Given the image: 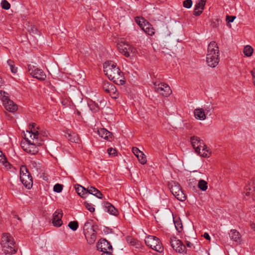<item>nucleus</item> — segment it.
Instances as JSON below:
<instances>
[{
    "mask_svg": "<svg viewBox=\"0 0 255 255\" xmlns=\"http://www.w3.org/2000/svg\"><path fill=\"white\" fill-rule=\"evenodd\" d=\"M186 246L189 248H191L192 247H193V244H192L191 243H190V242L189 241H186Z\"/></svg>",
    "mask_w": 255,
    "mask_h": 255,
    "instance_id": "obj_50",
    "label": "nucleus"
},
{
    "mask_svg": "<svg viewBox=\"0 0 255 255\" xmlns=\"http://www.w3.org/2000/svg\"><path fill=\"white\" fill-rule=\"evenodd\" d=\"M84 206L85 208L90 212H93L95 211V208L94 205L91 203H88V202H85Z\"/></svg>",
    "mask_w": 255,
    "mask_h": 255,
    "instance_id": "obj_35",
    "label": "nucleus"
},
{
    "mask_svg": "<svg viewBox=\"0 0 255 255\" xmlns=\"http://www.w3.org/2000/svg\"><path fill=\"white\" fill-rule=\"evenodd\" d=\"M198 186L202 191H206L208 188L207 182L203 180L199 181Z\"/></svg>",
    "mask_w": 255,
    "mask_h": 255,
    "instance_id": "obj_31",
    "label": "nucleus"
},
{
    "mask_svg": "<svg viewBox=\"0 0 255 255\" xmlns=\"http://www.w3.org/2000/svg\"><path fill=\"white\" fill-rule=\"evenodd\" d=\"M85 237L89 244L92 245L94 244L96 240V235L95 231L92 232L86 233L84 234Z\"/></svg>",
    "mask_w": 255,
    "mask_h": 255,
    "instance_id": "obj_21",
    "label": "nucleus"
},
{
    "mask_svg": "<svg viewBox=\"0 0 255 255\" xmlns=\"http://www.w3.org/2000/svg\"><path fill=\"white\" fill-rule=\"evenodd\" d=\"M251 227L253 230H255V224H251Z\"/></svg>",
    "mask_w": 255,
    "mask_h": 255,
    "instance_id": "obj_52",
    "label": "nucleus"
},
{
    "mask_svg": "<svg viewBox=\"0 0 255 255\" xmlns=\"http://www.w3.org/2000/svg\"><path fill=\"white\" fill-rule=\"evenodd\" d=\"M195 118L199 120H204L206 119V115L204 111L201 108L196 109L194 111Z\"/></svg>",
    "mask_w": 255,
    "mask_h": 255,
    "instance_id": "obj_20",
    "label": "nucleus"
},
{
    "mask_svg": "<svg viewBox=\"0 0 255 255\" xmlns=\"http://www.w3.org/2000/svg\"><path fill=\"white\" fill-rule=\"evenodd\" d=\"M20 180L23 185L27 189H30L33 185L32 177L27 168L25 166H21L20 168Z\"/></svg>",
    "mask_w": 255,
    "mask_h": 255,
    "instance_id": "obj_8",
    "label": "nucleus"
},
{
    "mask_svg": "<svg viewBox=\"0 0 255 255\" xmlns=\"http://www.w3.org/2000/svg\"><path fill=\"white\" fill-rule=\"evenodd\" d=\"M0 100L5 109L8 112L13 113L17 110V105L9 99V94L5 91L0 90Z\"/></svg>",
    "mask_w": 255,
    "mask_h": 255,
    "instance_id": "obj_6",
    "label": "nucleus"
},
{
    "mask_svg": "<svg viewBox=\"0 0 255 255\" xmlns=\"http://www.w3.org/2000/svg\"><path fill=\"white\" fill-rule=\"evenodd\" d=\"M231 240L237 243L240 244L242 242L241 235L239 232L236 230H231L229 233Z\"/></svg>",
    "mask_w": 255,
    "mask_h": 255,
    "instance_id": "obj_17",
    "label": "nucleus"
},
{
    "mask_svg": "<svg viewBox=\"0 0 255 255\" xmlns=\"http://www.w3.org/2000/svg\"><path fill=\"white\" fill-rule=\"evenodd\" d=\"M98 133L100 136L105 139H109L111 135V132L104 128L99 129Z\"/></svg>",
    "mask_w": 255,
    "mask_h": 255,
    "instance_id": "obj_26",
    "label": "nucleus"
},
{
    "mask_svg": "<svg viewBox=\"0 0 255 255\" xmlns=\"http://www.w3.org/2000/svg\"><path fill=\"white\" fill-rule=\"evenodd\" d=\"M28 70L29 74L33 77L40 80H44L46 76L43 71L37 67L29 64L28 65Z\"/></svg>",
    "mask_w": 255,
    "mask_h": 255,
    "instance_id": "obj_11",
    "label": "nucleus"
},
{
    "mask_svg": "<svg viewBox=\"0 0 255 255\" xmlns=\"http://www.w3.org/2000/svg\"><path fill=\"white\" fill-rule=\"evenodd\" d=\"M135 21L147 34L152 36L154 34V29L152 26L143 18L137 17L135 19Z\"/></svg>",
    "mask_w": 255,
    "mask_h": 255,
    "instance_id": "obj_10",
    "label": "nucleus"
},
{
    "mask_svg": "<svg viewBox=\"0 0 255 255\" xmlns=\"http://www.w3.org/2000/svg\"><path fill=\"white\" fill-rule=\"evenodd\" d=\"M146 245L152 250L158 253L163 251V247L159 239L155 236H148L145 239Z\"/></svg>",
    "mask_w": 255,
    "mask_h": 255,
    "instance_id": "obj_7",
    "label": "nucleus"
},
{
    "mask_svg": "<svg viewBox=\"0 0 255 255\" xmlns=\"http://www.w3.org/2000/svg\"><path fill=\"white\" fill-rule=\"evenodd\" d=\"M251 183H250L247 185H246L244 188V194L246 196H250V194L252 192H254L255 190V188L251 184Z\"/></svg>",
    "mask_w": 255,
    "mask_h": 255,
    "instance_id": "obj_29",
    "label": "nucleus"
},
{
    "mask_svg": "<svg viewBox=\"0 0 255 255\" xmlns=\"http://www.w3.org/2000/svg\"><path fill=\"white\" fill-rule=\"evenodd\" d=\"M29 33L32 36L34 37L37 41H38V38L40 37L39 32L38 31L37 28L34 26H32L30 29L29 30Z\"/></svg>",
    "mask_w": 255,
    "mask_h": 255,
    "instance_id": "obj_28",
    "label": "nucleus"
},
{
    "mask_svg": "<svg viewBox=\"0 0 255 255\" xmlns=\"http://www.w3.org/2000/svg\"><path fill=\"white\" fill-rule=\"evenodd\" d=\"M203 10V9L197 8V7H195V8L194 10V14L196 16L199 15L202 13Z\"/></svg>",
    "mask_w": 255,
    "mask_h": 255,
    "instance_id": "obj_44",
    "label": "nucleus"
},
{
    "mask_svg": "<svg viewBox=\"0 0 255 255\" xmlns=\"http://www.w3.org/2000/svg\"><path fill=\"white\" fill-rule=\"evenodd\" d=\"M103 88L105 91L109 93H114L116 94L117 89L116 87L112 84L107 82L105 83Z\"/></svg>",
    "mask_w": 255,
    "mask_h": 255,
    "instance_id": "obj_24",
    "label": "nucleus"
},
{
    "mask_svg": "<svg viewBox=\"0 0 255 255\" xmlns=\"http://www.w3.org/2000/svg\"><path fill=\"white\" fill-rule=\"evenodd\" d=\"M3 81L1 77H0V87L2 85Z\"/></svg>",
    "mask_w": 255,
    "mask_h": 255,
    "instance_id": "obj_53",
    "label": "nucleus"
},
{
    "mask_svg": "<svg viewBox=\"0 0 255 255\" xmlns=\"http://www.w3.org/2000/svg\"><path fill=\"white\" fill-rule=\"evenodd\" d=\"M35 125L33 124L29 130L24 133L25 141L21 142V146L26 152L30 154H35L39 150L38 146L41 145L43 140L41 139L39 133L35 128Z\"/></svg>",
    "mask_w": 255,
    "mask_h": 255,
    "instance_id": "obj_1",
    "label": "nucleus"
},
{
    "mask_svg": "<svg viewBox=\"0 0 255 255\" xmlns=\"http://www.w3.org/2000/svg\"><path fill=\"white\" fill-rule=\"evenodd\" d=\"M75 189L78 194L82 198H86L87 197V188H86L81 185H77L75 187Z\"/></svg>",
    "mask_w": 255,
    "mask_h": 255,
    "instance_id": "obj_23",
    "label": "nucleus"
},
{
    "mask_svg": "<svg viewBox=\"0 0 255 255\" xmlns=\"http://www.w3.org/2000/svg\"><path fill=\"white\" fill-rule=\"evenodd\" d=\"M104 101H101L100 104L99 105V104L95 102L90 100L88 102V106L90 108V109L93 112H97L100 110L101 109V106L103 104L104 105Z\"/></svg>",
    "mask_w": 255,
    "mask_h": 255,
    "instance_id": "obj_18",
    "label": "nucleus"
},
{
    "mask_svg": "<svg viewBox=\"0 0 255 255\" xmlns=\"http://www.w3.org/2000/svg\"><path fill=\"white\" fill-rule=\"evenodd\" d=\"M111 252H106V253H103L101 255H113L111 254Z\"/></svg>",
    "mask_w": 255,
    "mask_h": 255,
    "instance_id": "obj_51",
    "label": "nucleus"
},
{
    "mask_svg": "<svg viewBox=\"0 0 255 255\" xmlns=\"http://www.w3.org/2000/svg\"><path fill=\"white\" fill-rule=\"evenodd\" d=\"M1 6L2 8L7 10L10 8V4L6 0H3L1 2Z\"/></svg>",
    "mask_w": 255,
    "mask_h": 255,
    "instance_id": "obj_38",
    "label": "nucleus"
},
{
    "mask_svg": "<svg viewBox=\"0 0 255 255\" xmlns=\"http://www.w3.org/2000/svg\"><path fill=\"white\" fill-rule=\"evenodd\" d=\"M253 52V48L250 45H246L244 48V54L248 56H251Z\"/></svg>",
    "mask_w": 255,
    "mask_h": 255,
    "instance_id": "obj_30",
    "label": "nucleus"
},
{
    "mask_svg": "<svg viewBox=\"0 0 255 255\" xmlns=\"http://www.w3.org/2000/svg\"><path fill=\"white\" fill-rule=\"evenodd\" d=\"M2 164L4 166L6 170H8L10 168L11 164L7 161L6 159H5V161L1 162Z\"/></svg>",
    "mask_w": 255,
    "mask_h": 255,
    "instance_id": "obj_43",
    "label": "nucleus"
},
{
    "mask_svg": "<svg viewBox=\"0 0 255 255\" xmlns=\"http://www.w3.org/2000/svg\"><path fill=\"white\" fill-rule=\"evenodd\" d=\"M154 89L157 93L165 97L170 95L172 93L170 87L164 83L156 82L154 84Z\"/></svg>",
    "mask_w": 255,
    "mask_h": 255,
    "instance_id": "obj_13",
    "label": "nucleus"
},
{
    "mask_svg": "<svg viewBox=\"0 0 255 255\" xmlns=\"http://www.w3.org/2000/svg\"><path fill=\"white\" fill-rule=\"evenodd\" d=\"M169 241L171 246L176 252L181 254L185 251L186 247L185 245L176 237H171Z\"/></svg>",
    "mask_w": 255,
    "mask_h": 255,
    "instance_id": "obj_14",
    "label": "nucleus"
},
{
    "mask_svg": "<svg viewBox=\"0 0 255 255\" xmlns=\"http://www.w3.org/2000/svg\"><path fill=\"white\" fill-rule=\"evenodd\" d=\"M219 47L215 42H211L208 46L206 62L208 66L216 67L219 63Z\"/></svg>",
    "mask_w": 255,
    "mask_h": 255,
    "instance_id": "obj_3",
    "label": "nucleus"
},
{
    "mask_svg": "<svg viewBox=\"0 0 255 255\" xmlns=\"http://www.w3.org/2000/svg\"><path fill=\"white\" fill-rule=\"evenodd\" d=\"M180 223H175V227L176 228V229L178 230V231H180L181 229V226H180Z\"/></svg>",
    "mask_w": 255,
    "mask_h": 255,
    "instance_id": "obj_48",
    "label": "nucleus"
},
{
    "mask_svg": "<svg viewBox=\"0 0 255 255\" xmlns=\"http://www.w3.org/2000/svg\"><path fill=\"white\" fill-rule=\"evenodd\" d=\"M192 5V1L191 0H185L183 2V6L184 7L189 8Z\"/></svg>",
    "mask_w": 255,
    "mask_h": 255,
    "instance_id": "obj_40",
    "label": "nucleus"
},
{
    "mask_svg": "<svg viewBox=\"0 0 255 255\" xmlns=\"http://www.w3.org/2000/svg\"><path fill=\"white\" fill-rule=\"evenodd\" d=\"M84 234L86 233H89L91 232H93L94 231L93 226L92 224V221H87L83 227Z\"/></svg>",
    "mask_w": 255,
    "mask_h": 255,
    "instance_id": "obj_27",
    "label": "nucleus"
},
{
    "mask_svg": "<svg viewBox=\"0 0 255 255\" xmlns=\"http://www.w3.org/2000/svg\"><path fill=\"white\" fill-rule=\"evenodd\" d=\"M118 48L121 53L127 57L130 56L131 53H134L135 49L125 41H121L117 44Z\"/></svg>",
    "mask_w": 255,
    "mask_h": 255,
    "instance_id": "obj_12",
    "label": "nucleus"
},
{
    "mask_svg": "<svg viewBox=\"0 0 255 255\" xmlns=\"http://www.w3.org/2000/svg\"><path fill=\"white\" fill-rule=\"evenodd\" d=\"M236 18L235 16H229V15H226V21L227 22V25L229 27H231L230 22H233L234 19Z\"/></svg>",
    "mask_w": 255,
    "mask_h": 255,
    "instance_id": "obj_34",
    "label": "nucleus"
},
{
    "mask_svg": "<svg viewBox=\"0 0 255 255\" xmlns=\"http://www.w3.org/2000/svg\"><path fill=\"white\" fill-rule=\"evenodd\" d=\"M68 140L71 142L78 143L80 141L79 137L77 134L71 131L68 132L66 135Z\"/></svg>",
    "mask_w": 255,
    "mask_h": 255,
    "instance_id": "obj_25",
    "label": "nucleus"
},
{
    "mask_svg": "<svg viewBox=\"0 0 255 255\" xmlns=\"http://www.w3.org/2000/svg\"><path fill=\"white\" fill-rule=\"evenodd\" d=\"M139 154L137 157L138 158L139 161L142 164H144L146 162V158L143 152H142V155H141Z\"/></svg>",
    "mask_w": 255,
    "mask_h": 255,
    "instance_id": "obj_37",
    "label": "nucleus"
},
{
    "mask_svg": "<svg viewBox=\"0 0 255 255\" xmlns=\"http://www.w3.org/2000/svg\"><path fill=\"white\" fill-rule=\"evenodd\" d=\"M0 244L2 251L5 254H14L16 253L13 239L10 234L7 233L3 234Z\"/></svg>",
    "mask_w": 255,
    "mask_h": 255,
    "instance_id": "obj_5",
    "label": "nucleus"
},
{
    "mask_svg": "<svg viewBox=\"0 0 255 255\" xmlns=\"http://www.w3.org/2000/svg\"><path fill=\"white\" fill-rule=\"evenodd\" d=\"M104 72L108 78L119 85L125 84L123 73L117 64L112 61H106L104 64Z\"/></svg>",
    "mask_w": 255,
    "mask_h": 255,
    "instance_id": "obj_2",
    "label": "nucleus"
},
{
    "mask_svg": "<svg viewBox=\"0 0 255 255\" xmlns=\"http://www.w3.org/2000/svg\"><path fill=\"white\" fill-rule=\"evenodd\" d=\"M132 151L133 153L135 155V156H137L139 154L141 155H142V151H141L137 147H133L132 149Z\"/></svg>",
    "mask_w": 255,
    "mask_h": 255,
    "instance_id": "obj_41",
    "label": "nucleus"
},
{
    "mask_svg": "<svg viewBox=\"0 0 255 255\" xmlns=\"http://www.w3.org/2000/svg\"><path fill=\"white\" fill-rule=\"evenodd\" d=\"M203 237L208 240H210V237L207 233H205L203 235Z\"/></svg>",
    "mask_w": 255,
    "mask_h": 255,
    "instance_id": "obj_49",
    "label": "nucleus"
},
{
    "mask_svg": "<svg viewBox=\"0 0 255 255\" xmlns=\"http://www.w3.org/2000/svg\"><path fill=\"white\" fill-rule=\"evenodd\" d=\"M62 186L59 184H56L54 186L53 190L57 193H60L62 190Z\"/></svg>",
    "mask_w": 255,
    "mask_h": 255,
    "instance_id": "obj_39",
    "label": "nucleus"
},
{
    "mask_svg": "<svg viewBox=\"0 0 255 255\" xmlns=\"http://www.w3.org/2000/svg\"><path fill=\"white\" fill-rule=\"evenodd\" d=\"M170 189L173 195L177 200L183 201L186 199V196L177 182L172 181L170 183Z\"/></svg>",
    "mask_w": 255,
    "mask_h": 255,
    "instance_id": "obj_9",
    "label": "nucleus"
},
{
    "mask_svg": "<svg viewBox=\"0 0 255 255\" xmlns=\"http://www.w3.org/2000/svg\"><path fill=\"white\" fill-rule=\"evenodd\" d=\"M97 248L99 251L103 253L110 252L113 250L112 246L111 244L105 239L101 240L100 242L97 244Z\"/></svg>",
    "mask_w": 255,
    "mask_h": 255,
    "instance_id": "obj_15",
    "label": "nucleus"
},
{
    "mask_svg": "<svg viewBox=\"0 0 255 255\" xmlns=\"http://www.w3.org/2000/svg\"><path fill=\"white\" fill-rule=\"evenodd\" d=\"M62 216L63 213L61 210H57L54 212L52 219V224L54 226L59 227L62 225L63 222L61 220Z\"/></svg>",
    "mask_w": 255,
    "mask_h": 255,
    "instance_id": "obj_16",
    "label": "nucleus"
},
{
    "mask_svg": "<svg viewBox=\"0 0 255 255\" xmlns=\"http://www.w3.org/2000/svg\"><path fill=\"white\" fill-rule=\"evenodd\" d=\"M88 193L93 195L99 199L103 198L102 193L98 189L93 186H88L87 187Z\"/></svg>",
    "mask_w": 255,
    "mask_h": 255,
    "instance_id": "obj_19",
    "label": "nucleus"
},
{
    "mask_svg": "<svg viewBox=\"0 0 255 255\" xmlns=\"http://www.w3.org/2000/svg\"><path fill=\"white\" fill-rule=\"evenodd\" d=\"M108 152L110 156H114L117 153V150L115 148H109L108 149Z\"/></svg>",
    "mask_w": 255,
    "mask_h": 255,
    "instance_id": "obj_42",
    "label": "nucleus"
},
{
    "mask_svg": "<svg viewBox=\"0 0 255 255\" xmlns=\"http://www.w3.org/2000/svg\"><path fill=\"white\" fill-rule=\"evenodd\" d=\"M252 77H253V82L254 84L255 85V69H254L253 70L251 71V72Z\"/></svg>",
    "mask_w": 255,
    "mask_h": 255,
    "instance_id": "obj_47",
    "label": "nucleus"
},
{
    "mask_svg": "<svg viewBox=\"0 0 255 255\" xmlns=\"http://www.w3.org/2000/svg\"><path fill=\"white\" fill-rule=\"evenodd\" d=\"M31 165L34 168H36V170L38 172V169L40 167L39 164H37L35 161H32L31 163Z\"/></svg>",
    "mask_w": 255,
    "mask_h": 255,
    "instance_id": "obj_45",
    "label": "nucleus"
},
{
    "mask_svg": "<svg viewBox=\"0 0 255 255\" xmlns=\"http://www.w3.org/2000/svg\"><path fill=\"white\" fill-rule=\"evenodd\" d=\"M105 211L110 214L116 216L118 214V211L114 206L109 202L105 203Z\"/></svg>",
    "mask_w": 255,
    "mask_h": 255,
    "instance_id": "obj_22",
    "label": "nucleus"
},
{
    "mask_svg": "<svg viewBox=\"0 0 255 255\" xmlns=\"http://www.w3.org/2000/svg\"><path fill=\"white\" fill-rule=\"evenodd\" d=\"M7 63L9 66L11 72L13 73H16L17 71V68L15 66L14 62L10 59H9L7 61Z\"/></svg>",
    "mask_w": 255,
    "mask_h": 255,
    "instance_id": "obj_32",
    "label": "nucleus"
},
{
    "mask_svg": "<svg viewBox=\"0 0 255 255\" xmlns=\"http://www.w3.org/2000/svg\"><path fill=\"white\" fill-rule=\"evenodd\" d=\"M253 201L254 202V203H255L254 206L255 207V196H254V197H253Z\"/></svg>",
    "mask_w": 255,
    "mask_h": 255,
    "instance_id": "obj_54",
    "label": "nucleus"
},
{
    "mask_svg": "<svg viewBox=\"0 0 255 255\" xmlns=\"http://www.w3.org/2000/svg\"><path fill=\"white\" fill-rule=\"evenodd\" d=\"M206 3V0H199L195 7L197 8L204 9Z\"/></svg>",
    "mask_w": 255,
    "mask_h": 255,
    "instance_id": "obj_36",
    "label": "nucleus"
},
{
    "mask_svg": "<svg viewBox=\"0 0 255 255\" xmlns=\"http://www.w3.org/2000/svg\"><path fill=\"white\" fill-rule=\"evenodd\" d=\"M190 141L196 153L204 157L209 156L210 152L203 141L201 140L199 137L192 136L190 138Z\"/></svg>",
    "mask_w": 255,
    "mask_h": 255,
    "instance_id": "obj_4",
    "label": "nucleus"
},
{
    "mask_svg": "<svg viewBox=\"0 0 255 255\" xmlns=\"http://www.w3.org/2000/svg\"><path fill=\"white\" fill-rule=\"evenodd\" d=\"M68 226L71 230L75 231L78 228V223L77 221H71L69 223Z\"/></svg>",
    "mask_w": 255,
    "mask_h": 255,
    "instance_id": "obj_33",
    "label": "nucleus"
},
{
    "mask_svg": "<svg viewBox=\"0 0 255 255\" xmlns=\"http://www.w3.org/2000/svg\"><path fill=\"white\" fill-rule=\"evenodd\" d=\"M6 157L1 151L0 150V162L5 161Z\"/></svg>",
    "mask_w": 255,
    "mask_h": 255,
    "instance_id": "obj_46",
    "label": "nucleus"
}]
</instances>
